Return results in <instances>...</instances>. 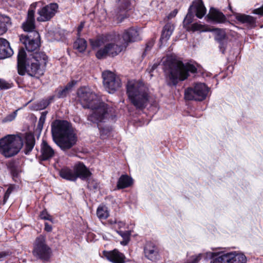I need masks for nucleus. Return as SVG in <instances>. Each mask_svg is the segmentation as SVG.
<instances>
[{
  "instance_id": "obj_1",
  "label": "nucleus",
  "mask_w": 263,
  "mask_h": 263,
  "mask_svg": "<svg viewBox=\"0 0 263 263\" xmlns=\"http://www.w3.org/2000/svg\"><path fill=\"white\" fill-rule=\"evenodd\" d=\"M79 101L84 108H90L92 112L87 117L90 122L100 126L101 123L113 120L115 117V109L101 101L99 97L87 87H82L78 90Z\"/></svg>"
},
{
  "instance_id": "obj_2",
  "label": "nucleus",
  "mask_w": 263,
  "mask_h": 263,
  "mask_svg": "<svg viewBox=\"0 0 263 263\" xmlns=\"http://www.w3.org/2000/svg\"><path fill=\"white\" fill-rule=\"evenodd\" d=\"M51 134L53 141L63 151L70 149L77 143V135L66 121H53L51 124Z\"/></svg>"
},
{
  "instance_id": "obj_3",
  "label": "nucleus",
  "mask_w": 263,
  "mask_h": 263,
  "mask_svg": "<svg viewBox=\"0 0 263 263\" xmlns=\"http://www.w3.org/2000/svg\"><path fill=\"white\" fill-rule=\"evenodd\" d=\"M126 91L131 103L137 109L141 110L145 108L149 99V90L142 82L128 81Z\"/></svg>"
},
{
  "instance_id": "obj_4",
  "label": "nucleus",
  "mask_w": 263,
  "mask_h": 263,
  "mask_svg": "<svg viewBox=\"0 0 263 263\" xmlns=\"http://www.w3.org/2000/svg\"><path fill=\"white\" fill-rule=\"evenodd\" d=\"M189 72L196 73V66L192 64H184L181 61H176L170 65L168 78L172 84L176 85L178 80L183 81L187 79L189 76Z\"/></svg>"
},
{
  "instance_id": "obj_5",
  "label": "nucleus",
  "mask_w": 263,
  "mask_h": 263,
  "mask_svg": "<svg viewBox=\"0 0 263 263\" xmlns=\"http://www.w3.org/2000/svg\"><path fill=\"white\" fill-rule=\"evenodd\" d=\"M23 145V141L19 136L8 135L0 139V153L6 158L17 155Z\"/></svg>"
},
{
  "instance_id": "obj_6",
  "label": "nucleus",
  "mask_w": 263,
  "mask_h": 263,
  "mask_svg": "<svg viewBox=\"0 0 263 263\" xmlns=\"http://www.w3.org/2000/svg\"><path fill=\"white\" fill-rule=\"evenodd\" d=\"M47 61L48 58L44 53H35L32 58L28 60L24 74L26 72L31 77L39 78L44 74Z\"/></svg>"
},
{
  "instance_id": "obj_7",
  "label": "nucleus",
  "mask_w": 263,
  "mask_h": 263,
  "mask_svg": "<svg viewBox=\"0 0 263 263\" xmlns=\"http://www.w3.org/2000/svg\"><path fill=\"white\" fill-rule=\"evenodd\" d=\"M107 41L111 42L106 43L103 48L97 52L96 55L98 59H103L107 56L114 57L126 49L122 43H119L117 37H112L111 35H108Z\"/></svg>"
},
{
  "instance_id": "obj_8",
  "label": "nucleus",
  "mask_w": 263,
  "mask_h": 263,
  "mask_svg": "<svg viewBox=\"0 0 263 263\" xmlns=\"http://www.w3.org/2000/svg\"><path fill=\"white\" fill-rule=\"evenodd\" d=\"M209 92V88L204 83H198L193 87L185 90L184 98L187 100L201 101L204 100Z\"/></svg>"
},
{
  "instance_id": "obj_9",
  "label": "nucleus",
  "mask_w": 263,
  "mask_h": 263,
  "mask_svg": "<svg viewBox=\"0 0 263 263\" xmlns=\"http://www.w3.org/2000/svg\"><path fill=\"white\" fill-rule=\"evenodd\" d=\"M102 75L104 86L109 93H114L121 87V80L114 72L106 70Z\"/></svg>"
},
{
  "instance_id": "obj_10",
  "label": "nucleus",
  "mask_w": 263,
  "mask_h": 263,
  "mask_svg": "<svg viewBox=\"0 0 263 263\" xmlns=\"http://www.w3.org/2000/svg\"><path fill=\"white\" fill-rule=\"evenodd\" d=\"M206 9L202 0H194L190 6L188 13L184 20V23L189 24L192 22L194 14L201 18L206 13Z\"/></svg>"
},
{
  "instance_id": "obj_11",
  "label": "nucleus",
  "mask_w": 263,
  "mask_h": 263,
  "mask_svg": "<svg viewBox=\"0 0 263 263\" xmlns=\"http://www.w3.org/2000/svg\"><path fill=\"white\" fill-rule=\"evenodd\" d=\"M50 253L51 250L46 245L44 237L41 235L37 237L34 245L33 255L40 259L47 260L50 257Z\"/></svg>"
},
{
  "instance_id": "obj_12",
  "label": "nucleus",
  "mask_w": 263,
  "mask_h": 263,
  "mask_svg": "<svg viewBox=\"0 0 263 263\" xmlns=\"http://www.w3.org/2000/svg\"><path fill=\"white\" fill-rule=\"evenodd\" d=\"M40 35L37 31L31 32L27 35H21L20 41L23 44L26 50L29 52L34 51L39 47Z\"/></svg>"
},
{
  "instance_id": "obj_13",
  "label": "nucleus",
  "mask_w": 263,
  "mask_h": 263,
  "mask_svg": "<svg viewBox=\"0 0 263 263\" xmlns=\"http://www.w3.org/2000/svg\"><path fill=\"white\" fill-rule=\"evenodd\" d=\"M59 6L57 3H51L38 10L39 16L36 20L40 22L50 21L57 13Z\"/></svg>"
},
{
  "instance_id": "obj_14",
  "label": "nucleus",
  "mask_w": 263,
  "mask_h": 263,
  "mask_svg": "<svg viewBox=\"0 0 263 263\" xmlns=\"http://www.w3.org/2000/svg\"><path fill=\"white\" fill-rule=\"evenodd\" d=\"M117 37L119 39V43H122L126 48L129 43L140 40L138 30L134 27L125 30L121 35H118Z\"/></svg>"
},
{
  "instance_id": "obj_15",
  "label": "nucleus",
  "mask_w": 263,
  "mask_h": 263,
  "mask_svg": "<svg viewBox=\"0 0 263 263\" xmlns=\"http://www.w3.org/2000/svg\"><path fill=\"white\" fill-rule=\"evenodd\" d=\"M103 255L112 263H124L125 256L118 250L114 249L110 251H103Z\"/></svg>"
},
{
  "instance_id": "obj_16",
  "label": "nucleus",
  "mask_w": 263,
  "mask_h": 263,
  "mask_svg": "<svg viewBox=\"0 0 263 263\" xmlns=\"http://www.w3.org/2000/svg\"><path fill=\"white\" fill-rule=\"evenodd\" d=\"M145 256L148 259L156 261L159 258L158 249L152 242H147L144 249Z\"/></svg>"
},
{
  "instance_id": "obj_17",
  "label": "nucleus",
  "mask_w": 263,
  "mask_h": 263,
  "mask_svg": "<svg viewBox=\"0 0 263 263\" xmlns=\"http://www.w3.org/2000/svg\"><path fill=\"white\" fill-rule=\"evenodd\" d=\"M13 54L9 43L6 39L0 38V59L9 58Z\"/></svg>"
},
{
  "instance_id": "obj_18",
  "label": "nucleus",
  "mask_w": 263,
  "mask_h": 263,
  "mask_svg": "<svg viewBox=\"0 0 263 263\" xmlns=\"http://www.w3.org/2000/svg\"><path fill=\"white\" fill-rule=\"evenodd\" d=\"M34 11L29 9L28 12L27 20L22 25L24 30L26 32H28V33H31V32L35 31L34 30Z\"/></svg>"
},
{
  "instance_id": "obj_19",
  "label": "nucleus",
  "mask_w": 263,
  "mask_h": 263,
  "mask_svg": "<svg viewBox=\"0 0 263 263\" xmlns=\"http://www.w3.org/2000/svg\"><path fill=\"white\" fill-rule=\"evenodd\" d=\"M73 167L76 179L80 178L82 180H85L91 174L89 170L82 163L76 164Z\"/></svg>"
},
{
  "instance_id": "obj_20",
  "label": "nucleus",
  "mask_w": 263,
  "mask_h": 263,
  "mask_svg": "<svg viewBox=\"0 0 263 263\" xmlns=\"http://www.w3.org/2000/svg\"><path fill=\"white\" fill-rule=\"evenodd\" d=\"M41 158L42 160H49L55 154L54 149L45 140H43L41 144Z\"/></svg>"
},
{
  "instance_id": "obj_21",
  "label": "nucleus",
  "mask_w": 263,
  "mask_h": 263,
  "mask_svg": "<svg viewBox=\"0 0 263 263\" xmlns=\"http://www.w3.org/2000/svg\"><path fill=\"white\" fill-rule=\"evenodd\" d=\"M26 61V53L23 48L19 50L17 55V70L19 74L24 75L25 66L27 64Z\"/></svg>"
},
{
  "instance_id": "obj_22",
  "label": "nucleus",
  "mask_w": 263,
  "mask_h": 263,
  "mask_svg": "<svg viewBox=\"0 0 263 263\" xmlns=\"http://www.w3.org/2000/svg\"><path fill=\"white\" fill-rule=\"evenodd\" d=\"M227 258L225 261L227 263H246L247 258L244 254L231 252L226 253Z\"/></svg>"
},
{
  "instance_id": "obj_23",
  "label": "nucleus",
  "mask_w": 263,
  "mask_h": 263,
  "mask_svg": "<svg viewBox=\"0 0 263 263\" xmlns=\"http://www.w3.org/2000/svg\"><path fill=\"white\" fill-rule=\"evenodd\" d=\"M133 0H117V8L115 9L112 15H118L120 13L130 9Z\"/></svg>"
},
{
  "instance_id": "obj_24",
  "label": "nucleus",
  "mask_w": 263,
  "mask_h": 263,
  "mask_svg": "<svg viewBox=\"0 0 263 263\" xmlns=\"http://www.w3.org/2000/svg\"><path fill=\"white\" fill-rule=\"evenodd\" d=\"M208 17L209 19L217 23H222L225 20V16L217 9L212 8L210 9Z\"/></svg>"
},
{
  "instance_id": "obj_25",
  "label": "nucleus",
  "mask_w": 263,
  "mask_h": 263,
  "mask_svg": "<svg viewBox=\"0 0 263 263\" xmlns=\"http://www.w3.org/2000/svg\"><path fill=\"white\" fill-rule=\"evenodd\" d=\"M59 174L63 179L70 181L76 180V176L74 174V168L73 170H71L68 167H64L60 170Z\"/></svg>"
},
{
  "instance_id": "obj_26",
  "label": "nucleus",
  "mask_w": 263,
  "mask_h": 263,
  "mask_svg": "<svg viewBox=\"0 0 263 263\" xmlns=\"http://www.w3.org/2000/svg\"><path fill=\"white\" fill-rule=\"evenodd\" d=\"M76 84V81H72L68 83L64 88H60L58 89L57 90V97L59 98L65 97Z\"/></svg>"
},
{
  "instance_id": "obj_27",
  "label": "nucleus",
  "mask_w": 263,
  "mask_h": 263,
  "mask_svg": "<svg viewBox=\"0 0 263 263\" xmlns=\"http://www.w3.org/2000/svg\"><path fill=\"white\" fill-rule=\"evenodd\" d=\"M25 153L28 154L33 149L35 144V139L33 135L27 134L25 137Z\"/></svg>"
},
{
  "instance_id": "obj_28",
  "label": "nucleus",
  "mask_w": 263,
  "mask_h": 263,
  "mask_svg": "<svg viewBox=\"0 0 263 263\" xmlns=\"http://www.w3.org/2000/svg\"><path fill=\"white\" fill-rule=\"evenodd\" d=\"M133 183L132 179L127 175H122L119 179L117 183L118 189H124L129 186Z\"/></svg>"
},
{
  "instance_id": "obj_29",
  "label": "nucleus",
  "mask_w": 263,
  "mask_h": 263,
  "mask_svg": "<svg viewBox=\"0 0 263 263\" xmlns=\"http://www.w3.org/2000/svg\"><path fill=\"white\" fill-rule=\"evenodd\" d=\"M174 29V26L173 25L170 23L166 24L163 27L160 40L167 41L171 36Z\"/></svg>"
},
{
  "instance_id": "obj_30",
  "label": "nucleus",
  "mask_w": 263,
  "mask_h": 263,
  "mask_svg": "<svg viewBox=\"0 0 263 263\" xmlns=\"http://www.w3.org/2000/svg\"><path fill=\"white\" fill-rule=\"evenodd\" d=\"M235 18L239 22L247 23L250 25H254L255 23V18L248 15L238 13L236 14Z\"/></svg>"
},
{
  "instance_id": "obj_31",
  "label": "nucleus",
  "mask_w": 263,
  "mask_h": 263,
  "mask_svg": "<svg viewBox=\"0 0 263 263\" xmlns=\"http://www.w3.org/2000/svg\"><path fill=\"white\" fill-rule=\"evenodd\" d=\"M11 24L10 18L8 16L0 15V35L7 30L8 26Z\"/></svg>"
},
{
  "instance_id": "obj_32",
  "label": "nucleus",
  "mask_w": 263,
  "mask_h": 263,
  "mask_svg": "<svg viewBox=\"0 0 263 263\" xmlns=\"http://www.w3.org/2000/svg\"><path fill=\"white\" fill-rule=\"evenodd\" d=\"M216 253L207 252L206 256L213 258V260L210 263H227L225 260L227 258L226 254H222L220 256H217Z\"/></svg>"
},
{
  "instance_id": "obj_33",
  "label": "nucleus",
  "mask_w": 263,
  "mask_h": 263,
  "mask_svg": "<svg viewBox=\"0 0 263 263\" xmlns=\"http://www.w3.org/2000/svg\"><path fill=\"white\" fill-rule=\"evenodd\" d=\"M107 208L105 205H100L97 210V215L100 220L106 219L109 216Z\"/></svg>"
},
{
  "instance_id": "obj_34",
  "label": "nucleus",
  "mask_w": 263,
  "mask_h": 263,
  "mask_svg": "<svg viewBox=\"0 0 263 263\" xmlns=\"http://www.w3.org/2000/svg\"><path fill=\"white\" fill-rule=\"evenodd\" d=\"M87 47L86 41L81 38H78L74 43L73 47L80 52L84 51Z\"/></svg>"
},
{
  "instance_id": "obj_35",
  "label": "nucleus",
  "mask_w": 263,
  "mask_h": 263,
  "mask_svg": "<svg viewBox=\"0 0 263 263\" xmlns=\"http://www.w3.org/2000/svg\"><path fill=\"white\" fill-rule=\"evenodd\" d=\"M108 37V35L104 37L98 38L95 40H90V43L91 46H92V48L93 49H95L101 46L104 44H105V42L107 40Z\"/></svg>"
},
{
  "instance_id": "obj_36",
  "label": "nucleus",
  "mask_w": 263,
  "mask_h": 263,
  "mask_svg": "<svg viewBox=\"0 0 263 263\" xmlns=\"http://www.w3.org/2000/svg\"><path fill=\"white\" fill-rule=\"evenodd\" d=\"M215 31V40L220 44V48H221L222 46L223 45V41L226 37L225 32L223 30L219 29H216Z\"/></svg>"
},
{
  "instance_id": "obj_37",
  "label": "nucleus",
  "mask_w": 263,
  "mask_h": 263,
  "mask_svg": "<svg viewBox=\"0 0 263 263\" xmlns=\"http://www.w3.org/2000/svg\"><path fill=\"white\" fill-rule=\"evenodd\" d=\"M117 232L123 238V240L121 241V244L125 246L127 245L129 241V237L131 235V233L130 231H117Z\"/></svg>"
},
{
  "instance_id": "obj_38",
  "label": "nucleus",
  "mask_w": 263,
  "mask_h": 263,
  "mask_svg": "<svg viewBox=\"0 0 263 263\" xmlns=\"http://www.w3.org/2000/svg\"><path fill=\"white\" fill-rule=\"evenodd\" d=\"M17 111V110H16L6 116L4 119H3L2 121V123H5L6 122H11L14 120L16 117Z\"/></svg>"
},
{
  "instance_id": "obj_39",
  "label": "nucleus",
  "mask_w": 263,
  "mask_h": 263,
  "mask_svg": "<svg viewBox=\"0 0 263 263\" xmlns=\"http://www.w3.org/2000/svg\"><path fill=\"white\" fill-rule=\"evenodd\" d=\"M13 83L0 79V89H7L11 88Z\"/></svg>"
},
{
  "instance_id": "obj_40",
  "label": "nucleus",
  "mask_w": 263,
  "mask_h": 263,
  "mask_svg": "<svg viewBox=\"0 0 263 263\" xmlns=\"http://www.w3.org/2000/svg\"><path fill=\"white\" fill-rule=\"evenodd\" d=\"M190 30H191L192 31H206V30L204 29V25L199 24L198 23L193 24L190 27Z\"/></svg>"
},
{
  "instance_id": "obj_41",
  "label": "nucleus",
  "mask_w": 263,
  "mask_h": 263,
  "mask_svg": "<svg viewBox=\"0 0 263 263\" xmlns=\"http://www.w3.org/2000/svg\"><path fill=\"white\" fill-rule=\"evenodd\" d=\"M53 99V97H51L48 100L42 101L40 104V109H44L47 107L50 104Z\"/></svg>"
},
{
  "instance_id": "obj_42",
  "label": "nucleus",
  "mask_w": 263,
  "mask_h": 263,
  "mask_svg": "<svg viewBox=\"0 0 263 263\" xmlns=\"http://www.w3.org/2000/svg\"><path fill=\"white\" fill-rule=\"evenodd\" d=\"M88 187L90 190H97L99 187V184L95 181H89L88 183Z\"/></svg>"
},
{
  "instance_id": "obj_43",
  "label": "nucleus",
  "mask_w": 263,
  "mask_h": 263,
  "mask_svg": "<svg viewBox=\"0 0 263 263\" xmlns=\"http://www.w3.org/2000/svg\"><path fill=\"white\" fill-rule=\"evenodd\" d=\"M40 217L42 219L51 220L50 216L46 210H43L40 214Z\"/></svg>"
},
{
  "instance_id": "obj_44",
  "label": "nucleus",
  "mask_w": 263,
  "mask_h": 263,
  "mask_svg": "<svg viewBox=\"0 0 263 263\" xmlns=\"http://www.w3.org/2000/svg\"><path fill=\"white\" fill-rule=\"evenodd\" d=\"M46 115H47L46 111L42 112L40 120H39V126H42L43 123L44 122V121L45 120Z\"/></svg>"
},
{
  "instance_id": "obj_45",
  "label": "nucleus",
  "mask_w": 263,
  "mask_h": 263,
  "mask_svg": "<svg viewBox=\"0 0 263 263\" xmlns=\"http://www.w3.org/2000/svg\"><path fill=\"white\" fill-rule=\"evenodd\" d=\"M10 169L13 176H17L18 170L14 165H10Z\"/></svg>"
},
{
  "instance_id": "obj_46",
  "label": "nucleus",
  "mask_w": 263,
  "mask_h": 263,
  "mask_svg": "<svg viewBox=\"0 0 263 263\" xmlns=\"http://www.w3.org/2000/svg\"><path fill=\"white\" fill-rule=\"evenodd\" d=\"M254 13L259 14L260 15H263V5L260 7V8H258L257 9H256L254 10Z\"/></svg>"
},
{
  "instance_id": "obj_47",
  "label": "nucleus",
  "mask_w": 263,
  "mask_h": 263,
  "mask_svg": "<svg viewBox=\"0 0 263 263\" xmlns=\"http://www.w3.org/2000/svg\"><path fill=\"white\" fill-rule=\"evenodd\" d=\"M84 23H83V22H81V24H80V25L78 26L77 31H78V35L79 36H80V33H81V31L82 30L83 28H84Z\"/></svg>"
},
{
  "instance_id": "obj_48",
  "label": "nucleus",
  "mask_w": 263,
  "mask_h": 263,
  "mask_svg": "<svg viewBox=\"0 0 263 263\" xmlns=\"http://www.w3.org/2000/svg\"><path fill=\"white\" fill-rule=\"evenodd\" d=\"M178 11L176 9L174 10L173 12L170 13L168 16V18L169 19L173 18V17L175 16L177 14Z\"/></svg>"
},
{
  "instance_id": "obj_49",
  "label": "nucleus",
  "mask_w": 263,
  "mask_h": 263,
  "mask_svg": "<svg viewBox=\"0 0 263 263\" xmlns=\"http://www.w3.org/2000/svg\"><path fill=\"white\" fill-rule=\"evenodd\" d=\"M45 230L47 232H50L52 230V227L48 223H45Z\"/></svg>"
},
{
  "instance_id": "obj_50",
  "label": "nucleus",
  "mask_w": 263,
  "mask_h": 263,
  "mask_svg": "<svg viewBox=\"0 0 263 263\" xmlns=\"http://www.w3.org/2000/svg\"><path fill=\"white\" fill-rule=\"evenodd\" d=\"M117 226V227L119 228V229H120L121 228H123L125 226V223L123 221H118V222H117L116 224Z\"/></svg>"
},
{
  "instance_id": "obj_51",
  "label": "nucleus",
  "mask_w": 263,
  "mask_h": 263,
  "mask_svg": "<svg viewBox=\"0 0 263 263\" xmlns=\"http://www.w3.org/2000/svg\"><path fill=\"white\" fill-rule=\"evenodd\" d=\"M153 46V42L147 44L146 45V47L145 48V51H147L150 50Z\"/></svg>"
},
{
  "instance_id": "obj_52",
  "label": "nucleus",
  "mask_w": 263,
  "mask_h": 263,
  "mask_svg": "<svg viewBox=\"0 0 263 263\" xmlns=\"http://www.w3.org/2000/svg\"><path fill=\"white\" fill-rule=\"evenodd\" d=\"M158 64H157V63L154 64L152 66L150 72H152L153 70H154L158 67Z\"/></svg>"
},
{
  "instance_id": "obj_53",
  "label": "nucleus",
  "mask_w": 263,
  "mask_h": 263,
  "mask_svg": "<svg viewBox=\"0 0 263 263\" xmlns=\"http://www.w3.org/2000/svg\"><path fill=\"white\" fill-rule=\"evenodd\" d=\"M108 222L111 224H116L117 221L116 220H109Z\"/></svg>"
},
{
  "instance_id": "obj_54",
  "label": "nucleus",
  "mask_w": 263,
  "mask_h": 263,
  "mask_svg": "<svg viewBox=\"0 0 263 263\" xmlns=\"http://www.w3.org/2000/svg\"><path fill=\"white\" fill-rule=\"evenodd\" d=\"M6 197H7V195L6 194L5 195V197H4L5 199L6 198Z\"/></svg>"
}]
</instances>
